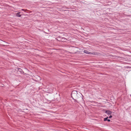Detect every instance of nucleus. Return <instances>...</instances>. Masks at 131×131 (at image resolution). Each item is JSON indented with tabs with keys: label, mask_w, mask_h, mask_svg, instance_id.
<instances>
[{
	"label": "nucleus",
	"mask_w": 131,
	"mask_h": 131,
	"mask_svg": "<svg viewBox=\"0 0 131 131\" xmlns=\"http://www.w3.org/2000/svg\"><path fill=\"white\" fill-rule=\"evenodd\" d=\"M105 113H106L108 115H111L112 113V112L109 110L106 111L105 112Z\"/></svg>",
	"instance_id": "f257e3e1"
},
{
	"label": "nucleus",
	"mask_w": 131,
	"mask_h": 131,
	"mask_svg": "<svg viewBox=\"0 0 131 131\" xmlns=\"http://www.w3.org/2000/svg\"><path fill=\"white\" fill-rule=\"evenodd\" d=\"M84 52L85 53L87 54H91V52H89L88 51L86 50H85L84 51Z\"/></svg>",
	"instance_id": "f03ea898"
},
{
	"label": "nucleus",
	"mask_w": 131,
	"mask_h": 131,
	"mask_svg": "<svg viewBox=\"0 0 131 131\" xmlns=\"http://www.w3.org/2000/svg\"><path fill=\"white\" fill-rule=\"evenodd\" d=\"M66 40V38H62L60 40H58V41H65V40Z\"/></svg>",
	"instance_id": "7ed1b4c3"
},
{
	"label": "nucleus",
	"mask_w": 131,
	"mask_h": 131,
	"mask_svg": "<svg viewBox=\"0 0 131 131\" xmlns=\"http://www.w3.org/2000/svg\"><path fill=\"white\" fill-rule=\"evenodd\" d=\"M21 10L22 11H25V12H26L27 13H29L28 12L29 11L28 10H27V9L25 10L24 9H21Z\"/></svg>",
	"instance_id": "20e7f679"
},
{
	"label": "nucleus",
	"mask_w": 131,
	"mask_h": 131,
	"mask_svg": "<svg viewBox=\"0 0 131 131\" xmlns=\"http://www.w3.org/2000/svg\"><path fill=\"white\" fill-rule=\"evenodd\" d=\"M20 13V12L17 13L16 14V16H17L20 17L21 16V15L19 14Z\"/></svg>",
	"instance_id": "39448f33"
},
{
	"label": "nucleus",
	"mask_w": 131,
	"mask_h": 131,
	"mask_svg": "<svg viewBox=\"0 0 131 131\" xmlns=\"http://www.w3.org/2000/svg\"><path fill=\"white\" fill-rule=\"evenodd\" d=\"M18 70L21 73H22L23 72L22 70L20 68H19L18 69Z\"/></svg>",
	"instance_id": "423d86ee"
},
{
	"label": "nucleus",
	"mask_w": 131,
	"mask_h": 131,
	"mask_svg": "<svg viewBox=\"0 0 131 131\" xmlns=\"http://www.w3.org/2000/svg\"><path fill=\"white\" fill-rule=\"evenodd\" d=\"M108 118V117H107L104 118V121H107V119Z\"/></svg>",
	"instance_id": "0eeeda50"
},
{
	"label": "nucleus",
	"mask_w": 131,
	"mask_h": 131,
	"mask_svg": "<svg viewBox=\"0 0 131 131\" xmlns=\"http://www.w3.org/2000/svg\"><path fill=\"white\" fill-rule=\"evenodd\" d=\"M74 93V94H77V91H73L72 92V94L73 93Z\"/></svg>",
	"instance_id": "6e6552de"
},
{
	"label": "nucleus",
	"mask_w": 131,
	"mask_h": 131,
	"mask_svg": "<svg viewBox=\"0 0 131 131\" xmlns=\"http://www.w3.org/2000/svg\"><path fill=\"white\" fill-rule=\"evenodd\" d=\"M112 117V116L111 115H110L109 116V118H111Z\"/></svg>",
	"instance_id": "1a4fd4ad"
},
{
	"label": "nucleus",
	"mask_w": 131,
	"mask_h": 131,
	"mask_svg": "<svg viewBox=\"0 0 131 131\" xmlns=\"http://www.w3.org/2000/svg\"><path fill=\"white\" fill-rule=\"evenodd\" d=\"M60 38V37H57V39L58 40V39H58V38Z\"/></svg>",
	"instance_id": "9d476101"
},
{
	"label": "nucleus",
	"mask_w": 131,
	"mask_h": 131,
	"mask_svg": "<svg viewBox=\"0 0 131 131\" xmlns=\"http://www.w3.org/2000/svg\"><path fill=\"white\" fill-rule=\"evenodd\" d=\"M107 121L108 122H110V119H107Z\"/></svg>",
	"instance_id": "9b49d317"
},
{
	"label": "nucleus",
	"mask_w": 131,
	"mask_h": 131,
	"mask_svg": "<svg viewBox=\"0 0 131 131\" xmlns=\"http://www.w3.org/2000/svg\"><path fill=\"white\" fill-rule=\"evenodd\" d=\"M113 57H115V56H114Z\"/></svg>",
	"instance_id": "f8f14e48"
},
{
	"label": "nucleus",
	"mask_w": 131,
	"mask_h": 131,
	"mask_svg": "<svg viewBox=\"0 0 131 131\" xmlns=\"http://www.w3.org/2000/svg\"><path fill=\"white\" fill-rule=\"evenodd\" d=\"M130 96H131V94L130 95Z\"/></svg>",
	"instance_id": "ddd939ff"
}]
</instances>
